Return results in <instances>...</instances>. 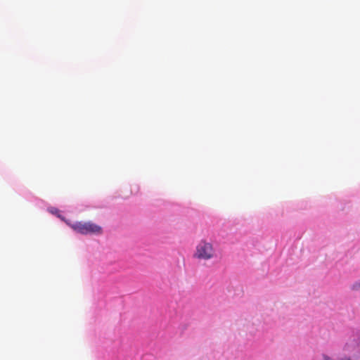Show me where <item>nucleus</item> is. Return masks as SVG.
I'll list each match as a JSON object with an SVG mask.
<instances>
[{"instance_id":"1","label":"nucleus","mask_w":360,"mask_h":360,"mask_svg":"<svg viewBox=\"0 0 360 360\" xmlns=\"http://www.w3.org/2000/svg\"><path fill=\"white\" fill-rule=\"evenodd\" d=\"M72 228L81 234L86 235V234H98L100 235L103 233L102 227L92 223L91 221L88 222H76L75 224L72 225Z\"/></svg>"},{"instance_id":"2","label":"nucleus","mask_w":360,"mask_h":360,"mask_svg":"<svg viewBox=\"0 0 360 360\" xmlns=\"http://www.w3.org/2000/svg\"><path fill=\"white\" fill-rule=\"evenodd\" d=\"M214 255V250L210 243L201 240L196 246L194 257L203 260L212 259Z\"/></svg>"},{"instance_id":"3","label":"nucleus","mask_w":360,"mask_h":360,"mask_svg":"<svg viewBox=\"0 0 360 360\" xmlns=\"http://www.w3.org/2000/svg\"><path fill=\"white\" fill-rule=\"evenodd\" d=\"M352 289L354 290H360V281L355 283L352 285Z\"/></svg>"},{"instance_id":"4","label":"nucleus","mask_w":360,"mask_h":360,"mask_svg":"<svg viewBox=\"0 0 360 360\" xmlns=\"http://www.w3.org/2000/svg\"><path fill=\"white\" fill-rule=\"evenodd\" d=\"M323 359L324 360H332L330 357L327 356H323Z\"/></svg>"},{"instance_id":"5","label":"nucleus","mask_w":360,"mask_h":360,"mask_svg":"<svg viewBox=\"0 0 360 360\" xmlns=\"http://www.w3.org/2000/svg\"><path fill=\"white\" fill-rule=\"evenodd\" d=\"M340 360H351L349 358H343V359H341Z\"/></svg>"}]
</instances>
